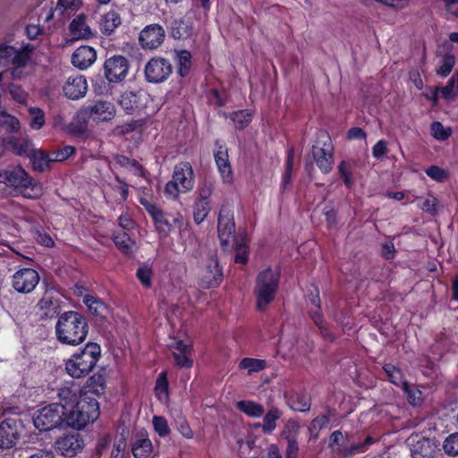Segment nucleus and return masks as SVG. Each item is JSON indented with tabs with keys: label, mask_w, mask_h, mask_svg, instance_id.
<instances>
[{
	"label": "nucleus",
	"mask_w": 458,
	"mask_h": 458,
	"mask_svg": "<svg viewBox=\"0 0 458 458\" xmlns=\"http://www.w3.org/2000/svg\"><path fill=\"white\" fill-rule=\"evenodd\" d=\"M89 331L86 318L76 311H66L57 319L55 334L58 341L67 345H78L85 341Z\"/></svg>",
	"instance_id": "obj_1"
},
{
	"label": "nucleus",
	"mask_w": 458,
	"mask_h": 458,
	"mask_svg": "<svg viewBox=\"0 0 458 458\" xmlns=\"http://www.w3.org/2000/svg\"><path fill=\"white\" fill-rule=\"evenodd\" d=\"M100 354L101 348L98 344L88 343L66 360L65 370L73 378L84 377L95 368Z\"/></svg>",
	"instance_id": "obj_2"
},
{
	"label": "nucleus",
	"mask_w": 458,
	"mask_h": 458,
	"mask_svg": "<svg viewBox=\"0 0 458 458\" xmlns=\"http://www.w3.org/2000/svg\"><path fill=\"white\" fill-rule=\"evenodd\" d=\"M280 280V271L278 268L272 269L267 267L259 273L256 278L254 294L256 297V306L259 311L273 301L278 290Z\"/></svg>",
	"instance_id": "obj_3"
},
{
	"label": "nucleus",
	"mask_w": 458,
	"mask_h": 458,
	"mask_svg": "<svg viewBox=\"0 0 458 458\" xmlns=\"http://www.w3.org/2000/svg\"><path fill=\"white\" fill-rule=\"evenodd\" d=\"M99 416V404L93 397H83L80 403L67 409L64 420L75 429H81L89 423L95 421Z\"/></svg>",
	"instance_id": "obj_4"
},
{
	"label": "nucleus",
	"mask_w": 458,
	"mask_h": 458,
	"mask_svg": "<svg viewBox=\"0 0 458 458\" xmlns=\"http://www.w3.org/2000/svg\"><path fill=\"white\" fill-rule=\"evenodd\" d=\"M4 180L6 184L13 187L27 199L38 198L43 192L41 184L31 178L21 166L5 171Z\"/></svg>",
	"instance_id": "obj_5"
},
{
	"label": "nucleus",
	"mask_w": 458,
	"mask_h": 458,
	"mask_svg": "<svg viewBox=\"0 0 458 458\" xmlns=\"http://www.w3.org/2000/svg\"><path fill=\"white\" fill-rule=\"evenodd\" d=\"M194 173L189 162H182L174 168L172 180L169 181L165 189V194L176 199L181 193H186L193 189Z\"/></svg>",
	"instance_id": "obj_6"
},
{
	"label": "nucleus",
	"mask_w": 458,
	"mask_h": 458,
	"mask_svg": "<svg viewBox=\"0 0 458 458\" xmlns=\"http://www.w3.org/2000/svg\"><path fill=\"white\" fill-rule=\"evenodd\" d=\"M64 414L65 407L64 405L52 403L34 413L33 423L39 431H48L61 425Z\"/></svg>",
	"instance_id": "obj_7"
},
{
	"label": "nucleus",
	"mask_w": 458,
	"mask_h": 458,
	"mask_svg": "<svg viewBox=\"0 0 458 458\" xmlns=\"http://www.w3.org/2000/svg\"><path fill=\"white\" fill-rule=\"evenodd\" d=\"M129 62L122 55H114L106 60L104 64V75L110 83L123 81L129 72Z\"/></svg>",
	"instance_id": "obj_8"
},
{
	"label": "nucleus",
	"mask_w": 458,
	"mask_h": 458,
	"mask_svg": "<svg viewBox=\"0 0 458 458\" xmlns=\"http://www.w3.org/2000/svg\"><path fill=\"white\" fill-rule=\"evenodd\" d=\"M170 62L162 57L150 59L145 66V76L148 82L160 83L165 81L172 73Z\"/></svg>",
	"instance_id": "obj_9"
},
{
	"label": "nucleus",
	"mask_w": 458,
	"mask_h": 458,
	"mask_svg": "<svg viewBox=\"0 0 458 458\" xmlns=\"http://www.w3.org/2000/svg\"><path fill=\"white\" fill-rule=\"evenodd\" d=\"M38 273L32 268H21L12 276L13 287L21 293H30L39 282Z\"/></svg>",
	"instance_id": "obj_10"
},
{
	"label": "nucleus",
	"mask_w": 458,
	"mask_h": 458,
	"mask_svg": "<svg viewBox=\"0 0 458 458\" xmlns=\"http://www.w3.org/2000/svg\"><path fill=\"white\" fill-rule=\"evenodd\" d=\"M217 232L220 243L224 249L230 246L232 242L238 238L235 236V224L233 215L228 210H221L218 216Z\"/></svg>",
	"instance_id": "obj_11"
},
{
	"label": "nucleus",
	"mask_w": 458,
	"mask_h": 458,
	"mask_svg": "<svg viewBox=\"0 0 458 458\" xmlns=\"http://www.w3.org/2000/svg\"><path fill=\"white\" fill-rule=\"evenodd\" d=\"M21 430V422L15 419H6L0 424V448L9 449L17 443Z\"/></svg>",
	"instance_id": "obj_12"
},
{
	"label": "nucleus",
	"mask_w": 458,
	"mask_h": 458,
	"mask_svg": "<svg viewBox=\"0 0 458 458\" xmlns=\"http://www.w3.org/2000/svg\"><path fill=\"white\" fill-rule=\"evenodd\" d=\"M222 280L223 273L219 267L218 259L213 256L208 260L205 267L202 269L199 284L201 287L209 289L219 285Z\"/></svg>",
	"instance_id": "obj_13"
},
{
	"label": "nucleus",
	"mask_w": 458,
	"mask_h": 458,
	"mask_svg": "<svg viewBox=\"0 0 458 458\" xmlns=\"http://www.w3.org/2000/svg\"><path fill=\"white\" fill-rule=\"evenodd\" d=\"M167 346L173 349V357L180 368L190 369L193 365L192 345L177 338H171Z\"/></svg>",
	"instance_id": "obj_14"
},
{
	"label": "nucleus",
	"mask_w": 458,
	"mask_h": 458,
	"mask_svg": "<svg viewBox=\"0 0 458 458\" xmlns=\"http://www.w3.org/2000/svg\"><path fill=\"white\" fill-rule=\"evenodd\" d=\"M84 442L78 433L66 434L55 441L56 450L64 456L73 457L83 448Z\"/></svg>",
	"instance_id": "obj_15"
},
{
	"label": "nucleus",
	"mask_w": 458,
	"mask_h": 458,
	"mask_svg": "<svg viewBox=\"0 0 458 458\" xmlns=\"http://www.w3.org/2000/svg\"><path fill=\"white\" fill-rule=\"evenodd\" d=\"M64 96L72 100L85 97L88 91V82L83 75H73L67 78L63 86Z\"/></svg>",
	"instance_id": "obj_16"
},
{
	"label": "nucleus",
	"mask_w": 458,
	"mask_h": 458,
	"mask_svg": "<svg viewBox=\"0 0 458 458\" xmlns=\"http://www.w3.org/2000/svg\"><path fill=\"white\" fill-rule=\"evenodd\" d=\"M410 450L412 458H433L436 452V445L428 438L420 437L417 440L410 439Z\"/></svg>",
	"instance_id": "obj_17"
},
{
	"label": "nucleus",
	"mask_w": 458,
	"mask_h": 458,
	"mask_svg": "<svg viewBox=\"0 0 458 458\" xmlns=\"http://www.w3.org/2000/svg\"><path fill=\"white\" fill-rule=\"evenodd\" d=\"M131 451L135 458H153V445L145 430L136 434Z\"/></svg>",
	"instance_id": "obj_18"
},
{
	"label": "nucleus",
	"mask_w": 458,
	"mask_h": 458,
	"mask_svg": "<svg viewBox=\"0 0 458 458\" xmlns=\"http://www.w3.org/2000/svg\"><path fill=\"white\" fill-rule=\"evenodd\" d=\"M113 168H123L135 176L146 177L147 172L145 168L136 159L130 158L122 154H114L113 155Z\"/></svg>",
	"instance_id": "obj_19"
},
{
	"label": "nucleus",
	"mask_w": 458,
	"mask_h": 458,
	"mask_svg": "<svg viewBox=\"0 0 458 458\" xmlns=\"http://www.w3.org/2000/svg\"><path fill=\"white\" fill-rule=\"evenodd\" d=\"M97 58L96 51L89 46H82L77 48L72 55V64L80 70L89 67Z\"/></svg>",
	"instance_id": "obj_20"
},
{
	"label": "nucleus",
	"mask_w": 458,
	"mask_h": 458,
	"mask_svg": "<svg viewBox=\"0 0 458 458\" xmlns=\"http://www.w3.org/2000/svg\"><path fill=\"white\" fill-rule=\"evenodd\" d=\"M89 115L97 122L110 121L115 115V106L108 101H98L90 106Z\"/></svg>",
	"instance_id": "obj_21"
},
{
	"label": "nucleus",
	"mask_w": 458,
	"mask_h": 458,
	"mask_svg": "<svg viewBox=\"0 0 458 458\" xmlns=\"http://www.w3.org/2000/svg\"><path fill=\"white\" fill-rule=\"evenodd\" d=\"M106 388V378L103 374L95 373L86 382L81 391V397H89V394L99 396L104 394Z\"/></svg>",
	"instance_id": "obj_22"
},
{
	"label": "nucleus",
	"mask_w": 458,
	"mask_h": 458,
	"mask_svg": "<svg viewBox=\"0 0 458 458\" xmlns=\"http://www.w3.org/2000/svg\"><path fill=\"white\" fill-rule=\"evenodd\" d=\"M216 149L215 151V160L219 173L224 181H230L232 175L231 165L228 159L227 149L225 146L216 142Z\"/></svg>",
	"instance_id": "obj_23"
},
{
	"label": "nucleus",
	"mask_w": 458,
	"mask_h": 458,
	"mask_svg": "<svg viewBox=\"0 0 458 458\" xmlns=\"http://www.w3.org/2000/svg\"><path fill=\"white\" fill-rule=\"evenodd\" d=\"M81 391L80 387L75 384L60 388L58 397L61 403L59 404L64 405L65 411L69 409V407L76 405L81 399Z\"/></svg>",
	"instance_id": "obj_24"
},
{
	"label": "nucleus",
	"mask_w": 458,
	"mask_h": 458,
	"mask_svg": "<svg viewBox=\"0 0 458 458\" xmlns=\"http://www.w3.org/2000/svg\"><path fill=\"white\" fill-rule=\"evenodd\" d=\"M164 30H140V43L144 49L153 50L157 48L164 41Z\"/></svg>",
	"instance_id": "obj_25"
},
{
	"label": "nucleus",
	"mask_w": 458,
	"mask_h": 458,
	"mask_svg": "<svg viewBox=\"0 0 458 458\" xmlns=\"http://www.w3.org/2000/svg\"><path fill=\"white\" fill-rule=\"evenodd\" d=\"M374 443L373 437L368 436L363 442L360 443H353V444H344L343 448L337 449L338 455L344 458H350L357 454L364 453L368 450V448Z\"/></svg>",
	"instance_id": "obj_26"
},
{
	"label": "nucleus",
	"mask_w": 458,
	"mask_h": 458,
	"mask_svg": "<svg viewBox=\"0 0 458 458\" xmlns=\"http://www.w3.org/2000/svg\"><path fill=\"white\" fill-rule=\"evenodd\" d=\"M313 157L318 168L325 174L333 167V155L329 149L313 147Z\"/></svg>",
	"instance_id": "obj_27"
},
{
	"label": "nucleus",
	"mask_w": 458,
	"mask_h": 458,
	"mask_svg": "<svg viewBox=\"0 0 458 458\" xmlns=\"http://www.w3.org/2000/svg\"><path fill=\"white\" fill-rule=\"evenodd\" d=\"M288 403L292 410L300 412H306L310 409L311 397L305 391L294 392L290 396Z\"/></svg>",
	"instance_id": "obj_28"
},
{
	"label": "nucleus",
	"mask_w": 458,
	"mask_h": 458,
	"mask_svg": "<svg viewBox=\"0 0 458 458\" xmlns=\"http://www.w3.org/2000/svg\"><path fill=\"white\" fill-rule=\"evenodd\" d=\"M83 302L88 307L90 313L97 317L105 318L109 310L107 306L98 298L93 295H85Z\"/></svg>",
	"instance_id": "obj_29"
},
{
	"label": "nucleus",
	"mask_w": 458,
	"mask_h": 458,
	"mask_svg": "<svg viewBox=\"0 0 458 458\" xmlns=\"http://www.w3.org/2000/svg\"><path fill=\"white\" fill-rule=\"evenodd\" d=\"M149 216H151L155 224V227L160 236L163 238L166 237L172 230V225L165 217L164 212L157 208L153 211V213L149 214Z\"/></svg>",
	"instance_id": "obj_30"
},
{
	"label": "nucleus",
	"mask_w": 458,
	"mask_h": 458,
	"mask_svg": "<svg viewBox=\"0 0 458 458\" xmlns=\"http://www.w3.org/2000/svg\"><path fill=\"white\" fill-rule=\"evenodd\" d=\"M30 157L33 168L38 172H44L49 169L51 167V164L54 163L51 155L37 148H35Z\"/></svg>",
	"instance_id": "obj_31"
},
{
	"label": "nucleus",
	"mask_w": 458,
	"mask_h": 458,
	"mask_svg": "<svg viewBox=\"0 0 458 458\" xmlns=\"http://www.w3.org/2000/svg\"><path fill=\"white\" fill-rule=\"evenodd\" d=\"M18 58L19 59H17V61H14V63L13 64L14 67L11 72L12 78L14 80H21L27 77L31 72L30 67L28 66V63L30 60L29 53Z\"/></svg>",
	"instance_id": "obj_32"
},
{
	"label": "nucleus",
	"mask_w": 458,
	"mask_h": 458,
	"mask_svg": "<svg viewBox=\"0 0 458 458\" xmlns=\"http://www.w3.org/2000/svg\"><path fill=\"white\" fill-rule=\"evenodd\" d=\"M175 55L177 72L180 76L185 77L191 67V55L187 50L175 51Z\"/></svg>",
	"instance_id": "obj_33"
},
{
	"label": "nucleus",
	"mask_w": 458,
	"mask_h": 458,
	"mask_svg": "<svg viewBox=\"0 0 458 458\" xmlns=\"http://www.w3.org/2000/svg\"><path fill=\"white\" fill-rule=\"evenodd\" d=\"M239 411L252 418H259L264 413V407L252 401H239L236 403Z\"/></svg>",
	"instance_id": "obj_34"
},
{
	"label": "nucleus",
	"mask_w": 458,
	"mask_h": 458,
	"mask_svg": "<svg viewBox=\"0 0 458 458\" xmlns=\"http://www.w3.org/2000/svg\"><path fill=\"white\" fill-rule=\"evenodd\" d=\"M26 51H19L13 47L0 45V64H13L21 55H26Z\"/></svg>",
	"instance_id": "obj_35"
},
{
	"label": "nucleus",
	"mask_w": 458,
	"mask_h": 458,
	"mask_svg": "<svg viewBox=\"0 0 458 458\" xmlns=\"http://www.w3.org/2000/svg\"><path fill=\"white\" fill-rule=\"evenodd\" d=\"M113 242L115 246L124 254L132 252L135 242L131 240L127 233H118L113 234Z\"/></svg>",
	"instance_id": "obj_36"
},
{
	"label": "nucleus",
	"mask_w": 458,
	"mask_h": 458,
	"mask_svg": "<svg viewBox=\"0 0 458 458\" xmlns=\"http://www.w3.org/2000/svg\"><path fill=\"white\" fill-rule=\"evenodd\" d=\"M13 151L24 157H30L35 150L32 141L27 138L14 139L11 141Z\"/></svg>",
	"instance_id": "obj_37"
},
{
	"label": "nucleus",
	"mask_w": 458,
	"mask_h": 458,
	"mask_svg": "<svg viewBox=\"0 0 458 458\" xmlns=\"http://www.w3.org/2000/svg\"><path fill=\"white\" fill-rule=\"evenodd\" d=\"M282 412L277 408H271L263 418L262 431L270 434L276 428V421L281 418Z\"/></svg>",
	"instance_id": "obj_38"
},
{
	"label": "nucleus",
	"mask_w": 458,
	"mask_h": 458,
	"mask_svg": "<svg viewBox=\"0 0 458 458\" xmlns=\"http://www.w3.org/2000/svg\"><path fill=\"white\" fill-rule=\"evenodd\" d=\"M20 129L18 119L0 108V131L14 132Z\"/></svg>",
	"instance_id": "obj_39"
},
{
	"label": "nucleus",
	"mask_w": 458,
	"mask_h": 458,
	"mask_svg": "<svg viewBox=\"0 0 458 458\" xmlns=\"http://www.w3.org/2000/svg\"><path fill=\"white\" fill-rule=\"evenodd\" d=\"M266 368V360L253 358H243L239 363L240 369H246L249 374L259 372Z\"/></svg>",
	"instance_id": "obj_40"
},
{
	"label": "nucleus",
	"mask_w": 458,
	"mask_h": 458,
	"mask_svg": "<svg viewBox=\"0 0 458 458\" xmlns=\"http://www.w3.org/2000/svg\"><path fill=\"white\" fill-rule=\"evenodd\" d=\"M139 97L132 91H126L121 95L119 104L127 113H132L138 107Z\"/></svg>",
	"instance_id": "obj_41"
},
{
	"label": "nucleus",
	"mask_w": 458,
	"mask_h": 458,
	"mask_svg": "<svg viewBox=\"0 0 458 458\" xmlns=\"http://www.w3.org/2000/svg\"><path fill=\"white\" fill-rule=\"evenodd\" d=\"M329 424V418L327 415H319L312 420L309 426L310 438L317 439L320 430Z\"/></svg>",
	"instance_id": "obj_42"
},
{
	"label": "nucleus",
	"mask_w": 458,
	"mask_h": 458,
	"mask_svg": "<svg viewBox=\"0 0 458 458\" xmlns=\"http://www.w3.org/2000/svg\"><path fill=\"white\" fill-rule=\"evenodd\" d=\"M235 245V258L234 260L239 264H246L248 261V245L245 237L242 236L234 242Z\"/></svg>",
	"instance_id": "obj_43"
},
{
	"label": "nucleus",
	"mask_w": 458,
	"mask_h": 458,
	"mask_svg": "<svg viewBox=\"0 0 458 458\" xmlns=\"http://www.w3.org/2000/svg\"><path fill=\"white\" fill-rule=\"evenodd\" d=\"M440 93L445 99L458 96V70L453 74L447 84L440 89Z\"/></svg>",
	"instance_id": "obj_44"
},
{
	"label": "nucleus",
	"mask_w": 458,
	"mask_h": 458,
	"mask_svg": "<svg viewBox=\"0 0 458 458\" xmlns=\"http://www.w3.org/2000/svg\"><path fill=\"white\" fill-rule=\"evenodd\" d=\"M210 211V202L197 200L193 209V219L196 224L202 223Z\"/></svg>",
	"instance_id": "obj_45"
},
{
	"label": "nucleus",
	"mask_w": 458,
	"mask_h": 458,
	"mask_svg": "<svg viewBox=\"0 0 458 458\" xmlns=\"http://www.w3.org/2000/svg\"><path fill=\"white\" fill-rule=\"evenodd\" d=\"M384 371L387 375L389 380L395 386H401L403 388V384H407L406 381L403 380V374L399 369L392 364H386L383 367Z\"/></svg>",
	"instance_id": "obj_46"
},
{
	"label": "nucleus",
	"mask_w": 458,
	"mask_h": 458,
	"mask_svg": "<svg viewBox=\"0 0 458 458\" xmlns=\"http://www.w3.org/2000/svg\"><path fill=\"white\" fill-rule=\"evenodd\" d=\"M100 25L103 26L104 29H116L122 25L120 14L115 11L107 12L102 16Z\"/></svg>",
	"instance_id": "obj_47"
},
{
	"label": "nucleus",
	"mask_w": 458,
	"mask_h": 458,
	"mask_svg": "<svg viewBox=\"0 0 458 458\" xmlns=\"http://www.w3.org/2000/svg\"><path fill=\"white\" fill-rule=\"evenodd\" d=\"M300 433V425L296 420H289L285 423L281 437L284 440L297 439Z\"/></svg>",
	"instance_id": "obj_48"
},
{
	"label": "nucleus",
	"mask_w": 458,
	"mask_h": 458,
	"mask_svg": "<svg viewBox=\"0 0 458 458\" xmlns=\"http://www.w3.org/2000/svg\"><path fill=\"white\" fill-rule=\"evenodd\" d=\"M38 306L41 310H44V315L47 317L53 316L55 313L57 308L54 302L53 297L47 293L40 299Z\"/></svg>",
	"instance_id": "obj_49"
},
{
	"label": "nucleus",
	"mask_w": 458,
	"mask_h": 458,
	"mask_svg": "<svg viewBox=\"0 0 458 458\" xmlns=\"http://www.w3.org/2000/svg\"><path fill=\"white\" fill-rule=\"evenodd\" d=\"M403 390L406 393L409 403L413 406H420L423 403L422 392L418 388H410L408 383L403 384Z\"/></svg>",
	"instance_id": "obj_50"
},
{
	"label": "nucleus",
	"mask_w": 458,
	"mask_h": 458,
	"mask_svg": "<svg viewBox=\"0 0 458 458\" xmlns=\"http://www.w3.org/2000/svg\"><path fill=\"white\" fill-rule=\"evenodd\" d=\"M293 160H294V149L291 148L287 152V158L285 164V172L283 175L282 179V188H285L286 185L290 182L292 178V173L293 168Z\"/></svg>",
	"instance_id": "obj_51"
},
{
	"label": "nucleus",
	"mask_w": 458,
	"mask_h": 458,
	"mask_svg": "<svg viewBox=\"0 0 458 458\" xmlns=\"http://www.w3.org/2000/svg\"><path fill=\"white\" fill-rule=\"evenodd\" d=\"M155 392H156L157 397L160 401H163V400H165L167 397V395H168V384H167V380H166L165 372H162L159 375V377H158V378L157 380V383H156Z\"/></svg>",
	"instance_id": "obj_52"
},
{
	"label": "nucleus",
	"mask_w": 458,
	"mask_h": 458,
	"mask_svg": "<svg viewBox=\"0 0 458 458\" xmlns=\"http://www.w3.org/2000/svg\"><path fill=\"white\" fill-rule=\"evenodd\" d=\"M232 120L238 129L245 128L251 121V114L247 110H240L232 114Z\"/></svg>",
	"instance_id": "obj_53"
},
{
	"label": "nucleus",
	"mask_w": 458,
	"mask_h": 458,
	"mask_svg": "<svg viewBox=\"0 0 458 458\" xmlns=\"http://www.w3.org/2000/svg\"><path fill=\"white\" fill-rule=\"evenodd\" d=\"M30 127L34 130H39L45 123V114L39 108H30Z\"/></svg>",
	"instance_id": "obj_54"
},
{
	"label": "nucleus",
	"mask_w": 458,
	"mask_h": 458,
	"mask_svg": "<svg viewBox=\"0 0 458 458\" xmlns=\"http://www.w3.org/2000/svg\"><path fill=\"white\" fill-rule=\"evenodd\" d=\"M153 427L159 437H165L170 434V428L167 420L161 416L153 417Z\"/></svg>",
	"instance_id": "obj_55"
},
{
	"label": "nucleus",
	"mask_w": 458,
	"mask_h": 458,
	"mask_svg": "<svg viewBox=\"0 0 458 458\" xmlns=\"http://www.w3.org/2000/svg\"><path fill=\"white\" fill-rule=\"evenodd\" d=\"M443 448L449 455L458 454V432L451 434L444 442Z\"/></svg>",
	"instance_id": "obj_56"
},
{
	"label": "nucleus",
	"mask_w": 458,
	"mask_h": 458,
	"mask_svg": "<svg viewBox=\"0 0 458 458\" xmlns=\"http://www.w3.org/2000/svg\"><path fill=\"white\" fill-rule=\"evenodd\" d=\"M455 64V58L452 55H446L442 59L441 65L437 69V73L442 77H446L452 71Z\"/></svg>",
	"instance_id": "obj_57"
},
{
	"label": "nucleus",
	"mask_w": 458,
	"mask_h": 458,
	"mask_svg": "<svg viewBox=\"0 0 458 458\" xmlns=\"http://www.w3.org/2000/svg\"><path fill=\"white\" fill-rule=\"evenodd\" d=\"M75 153V148L72 146H65L63 148L55 150L51 153L53 162H63L68 159Z\"/></svg>",
	"instance_id": "obj_58"
},
{
	"label": "nucleus",
	"mask_w": 458,
	"mask_h": 458,
	"mask_svg": "<svg viewBox=\"0 0 458 458\" xmlns=\"http://www.w3.org/2000/svg\"><path fill=\"white\" fill-rule=\"evenodd\" d=\"M431 134L438 140H445L451 135V130L445 128L439 122H433L431 124Z\"/></svg>",
	"instance_id": "obj_59"
},
{
	"label": "nucleus",
	"mask_w": 458,
	"mask_h": 458,
	"mask_svg": "<svg viewBox=\"0 0 458 458\" xmlns=\"http://www.w3.org/2000/svg\"><path fill=\"white\" fill-rule=\"evenodd\" d=\"M214 190L213 183L211 182L203 181L198 188L199 199L207 202H210L209 199Z\"/></svg>",
	"instance_id": "obj_60"
},
{
	"label": "nucleus",
	"mask_w": 458,
	"mask_h": 458,
	"mask_svg": "<svg viewBox=\"0 0 458 458\" xmlns=\"http://www.w3.org/2000/svg\"><path fill=\"white\" fill-rule=\"evenodd\" d=\"M9 92L12 98L20 104H25L28 100V93L16 84L9 85Z\"/></svg>",
	"instance_id": "obj_61"
},
{
	"label": "nucleus",
	"mask_w": 458,
	"mask_h": 458,
	"mask_svg": "<svg viewBox=\"0 0 458 458\" xmlns=\"http://www.w3.org/2000/svg\"><path fill=\"white\" fill-rule=\"evenodd\" d=\"M343 439L344 436L342 432L339 430L334 431L330 436L328 445L331 448L332 452L336 455H338L337 449H341L344 445Z\"/></svg>",
	"instance_id": "obj_62"
},
{
	"label": "nucleus",
	"mask_w": 458,
	"mask_h": 458,
	"mask_svg": "<svg viewBox=\"0 0 458 458\" xmlns=\"http://www.w3.org/2000/svg\"><path fill=\"white\" fill-rule=\"evenodd\" d=\"M151 276L152 269L148 266L143 265L138 268L137 277L144 286L149 287L151 285Z\"/></svg>",
	"instance_id": "obj_63"
},
{
	"label": "nucleus",
	"mask_w": 458,
	"mask_h": 458,
	"mask_svg": "<svg viewBox=\"0 0 458 458\" xmlns=\"http://www.w3.org/2000/svg\"><path fill=\"white\" fill-rule=\"evenodd\" d=\"M437 199L434 196L428 195L427 198L421 199L420 207L428 213L436 214L437 211Z\"/></svg>",
	"instance_id": "obj_64"
}]
</instances>
